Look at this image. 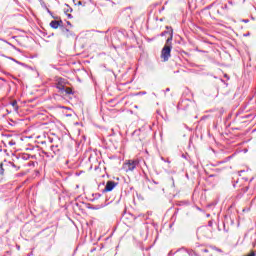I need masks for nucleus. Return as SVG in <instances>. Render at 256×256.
<instances>
[{"instance_id": "1", "label": "nucleus", "mask_w": 256, "mask_h": 256, "mask_svg": "<svg viewBox=\"0 0 256 256\" xmlns=\"http://www.w3.org/2000/svg\"><path fill=\"white\" fill-rule=\"evenodd\" d=\"M166 29H170V37L166 40V44L161 52V58L164 62L169 61V58L171 57V49H173V46L171 45V41H173V27L166 26Z\"/></svg>"}, {"instance_id": "2", "label": "nucleus", "mask_w": 256, "mask_h": 256, "mask_svg": "<svg viewBox=\"0 0 256 256\" xmlns=\"http://www.w3.org/2000/svg\"><path fill=\"white\" fill-rule=\"evenodd\" d=\"M136 220H137V216L131 213H125L123 215V222L127 225V227H130V228L135 227Z\"/></svg>"}, {"instance_id": "3", "label": "nucleus", "mask_w": 256, "mask_h": 256, "mask_svg": "<svg viewBox=\"0 0 256 256\" xmlns=\"http://www.w3.org/2000/svg\"><path fill=\"white\" fill-rule=\"evenodd\" d=\"M137 165H139V160H128L124 164V169H125L126 172L135 171Z\"/></svg>"}, {"instance_id": "4", "label": "nucleus", "mask_w": 256, "mask_h": 256, "mask_svg": "<svg viewBox=\"0 0 256 256\" xmlns=\"http://www.w3.org/2000/svg\"><path fill=\"white\" fill-rule=\"evenodd\" d=\"M115 187H117V182H115V181H108L106 183V186H105L103 192L107 193L109 191H113L115 189Z\"/></svg>"}, {"instance_id": "5", "label": "nucleus", "mask_w": 256, "mask_h": 256, "mask_svg": "<svg viewBox=\"0 0 256 256\" xmlns=\"http://www.w3.org/2000/svg\"><path fill=\"white\" fill-rule=\"evenodd\" d=\"M49 150L54 154V155H59L61 153V146L57 144H50Z\"/></svg>"}, {"instance_id": "6", "label": "nucleus", "mask_w": 256, "mask_h": 256, "mask_svg": "<svg viewBox=\"0 0 256 256\" xmlns=\"http://www.w3.org/2000/svg\"><path fill=\"white\" fill-rule=\"evenodd\" d=\"M63 25V21L62 20H52L50 22V27L52 29H59V27L61 28Z\"/></svg>"}, {"instance_id": "7", "label": "nucleus", "mask_w": 256, "mask_h": 256, "mask_svg": "<svg viewBox=\"0 0 256 256\" xmlns=\"http://www.w3.org/2000/svg\"><path fill=\"white\" fill-rule=\"evenodd\" d=\"M42 153L45 155V157L48 158V161H51V159H53V157H55L54 153L50 150L49 151H43Z\"/></svg>"}, {"instance_id": "8", "label": "nucleus", "mask_w": 256, "mask_h": 256, "mask_svg": "<svg viewBox=\"0 0 256 256\" xmlns=\"http://www.w3.org/2000/svg\"><path fill=\"white\" fill-rule=\"evenodd\" d=\"M63 93H66V95H73V90L67 87V88H64Z\"/></svg>"}, {"instance_id": "9", "label": "nucleus", "mask_w": 256, "mask_h": 256, "mask_svg": "<svg viewBox=\"0 0 256 256\" xmlns=\"http://www.w3.org/2000/svg\"><path fill=\"white\" fill-rule=\"evenodd\" d=\"M56 88H58L61 91V93H63V91H65V86L59 82L56 85Z\"/></svg>"}, {"instance_id": "10", "label": "nucleus", "mask_w": 256, "mask_h": 256, "mask_svg": "<svg viewBox=\"0 0 256 256\" xmlns=\"http://www.w3.org/2000/svg\"><path fill=\"white\" fill-rule=\"evenodd\" d=\"M61 31L64 33V35H67L69 33V29L64 27L63 24L60 26Z\"/></svg>"}, {"instance_id": "11", "label": "nucleus", "mask_w": 256, "mask_h": 256, "mask_svg": "<svg viewBox=\"0 0 256 256\" xmlns=\"http://www.w3.org/2000/svg\"><path fill=\"white\" fill-rule=\"evenodd\" d=\"M187 254L189 256H199V254H197V252L193 251V250H187Z\"/></svg>"}, {"instance_id": "12", "label": "nucleus", "mask_w": 256, "mask_h": 256, "mask_svg": "<svg viewBox=\"0 0 256 256\" xmlns=\"http://www.w3.org/2000/svg\"><path fill=\"white\" fill-rule=\"evenodd\" d=\"M5 164L1 163L0 164V175H5V168L4 167Z\"/></svg>"}, {"instance_id": "13", "label": "nucleus", "mask_w": 256, "mask_h": 256, "mask_svg": "<svg viewBox=\"0 0 256 256\" xmlns=\"http://www.w3.org/2000/svg\"><path fill=\"white\" fill-rule=\"evenodd\" d=\"M21 158H22L24 161H27L28 159H31V155H29V154H23V155L21 156Z\"/></svg>"}, {"instance_id": "14", "label": "nucleus", "mask_w": 256, "mask_h": 256, "mask_svg": "<svg viewBox=\"0 0 256 256\" xmlns=\"http://www.w3.org/2000/svg\"><path fill=\"white\" fill-rule=\"evenodd\" d=\"M167 33H169V35H171V29H167V31H164L160 34V37H165V35H167Z\"/></svg>"}, {"instance_id": "15", "label": "nucleus", "mask_w": 256, "mask_h": 256, "mask_svg": "<svg viewBox=\"0 0 256 256\" xmlns=\"http://www.w3.org/2000/svg\"><path fill=\"white\" fill-rule=\"evenodd\" d=\"M8 145H10V147H13V145H15V141H13V140H12V141H9V142H8Z\"/></svg>"}, {"instance_id": "16", "label": "nucleus", "mask_w": 256, "mask_h": 256, "mask_svg": "<svg viewBox=\"0 0 256 256\" xmlns=\"http://www.w3.org/2000/svg\"><path fill=\"white\" fill-rule=\"evenodd\" d=\"M77 5H83V7H85V3L83 4L82 1H78Z\"/></svg>"}, {"instance_id": "17", "label": "nucleus", "mask_w": 256, "mask_h": 256, "mask_svg": "<svg viewBox=\"0 0 256 256\" xmlns=\"http://www.w3.org/2000/svg\"><path fill=\"white\" fill-rule=\"evenodd\" d=\"M247 256H256L255 252L252 251L250 254H248Z\"/></svg>"}, {"instance_id": "18", "label": "nucleus", "mask_w": 256, "mask_h": 256, "mask_svg": "<svg viewBox=\"0 0 256 256\" xmlns=\"http://www.w3.org/2000/svg\"><path fill=\"white\" fill-rule=\"evenodd\" d=\"M9 165H11L12 167H17L13 162H9Z\"/></svg>"}, {"instance_id": "19", "label": "nucleus", "mask_w": 256, "mask_h": 256, "mask_svg": "<svg viewBox=\"0 0 256 256\" xmlns=\"http://www.w3.org/2000/svg\"><path fill=\"white\" fill-rule=\"evenodd\" d=\"M249 191V187L244 188V193H247Z\"/></svg>"}, {"instance_id": "20", "label": "nucleus", "mask_w": 256, "mask_h": 256, "mask_svg": "<svg viewBox=\"0 0 256 256\" xmlns=\"http://www.w3.org/2000/svg\"><path fill=\"white\" fill-rule=\"evenodd\" d=\"M202 252L203 253H209V250L208 249H203Z\"/></svg>"}, {"instance_id": "21", "label": "nucleus", "mask_w": 256, "mask_h": 256, "mask_svg": "<svg viewBox=\"0 0 256 256\" xmlns=\"http://www.w3.org/2000/svg\"><path fill=\"white\" fill-rule=\"evenodd\" d=\"M223 9H229V6L227 4L224 5Z\"/></svg>"}, {"instance_id": "22", "label": "nucleus", "mask_w": 256, "mask_h": 256, "mask_svg": "<svg viewBox=\"0 0 256 256\" xmlns=\"http://www.w3.org/2000/svg\"><path fill=\"white\" fill-rule=\"evenodd\" d=\"M69 11L71 12V11H73V9H72V8H68V9L66 10V13H69Z\"/></svg>"}, {"instance_id": "23", "label": "nucleus", "mask_w": 256, "mask_h": 256, "mask_svg": "<svg viewBox=\"0 0 256 256\" xmlns=\"http://www.w3.org/2000/svg\"><path fill=\"white\" fill-rule=\"evenodd\" d=\"M47 12L49 13V15H53V13L51 12V10H49V8H47Z\"/></svg>"}, {"instance_id": "24", "label": "nucleus", "mask_w": 256, "mask_h": 256, "mask_svg": "<svg viewBox=\"0 0 256 256\" xmlns=\"http://www.w3.org/2000/svg\"><path fill=\"white\" fill-rule=\"evenodd\" d=\"M17 105V101L12 102V106L15 107Z\"/></svg>"}, {"instance_id": "25", "label": "nucleus", "mask_w": 256, "mask_h": 256, "mask_svg": "<svg viewBox=\"0 0 256 256\" xmlns=\"http://www.w3.org/2000/svg\"><path fill=\"white\" fill-rule=\"evenodd\" d=\"M228 4H229V5H233V1H231V0L228 1Z\"/></svg>"}, {"instance_id": "26", "label": "nucleus", "mask_w": 256, "mask_h": 256, "mask_svg": "<svg viewBox=\"0 0 256 256\" xmlns=\"http://www.w3.org/2000/svg\"><path fill=\"white\" fill-rule=\"evenodd\" d=\"M68 18H69V19H72L73 16H72L71 14H68Z\"/></svg>"}, {"instance_id": "27", "label": "nucleus", "mask_w": 256, "mask_h": 256, "mask_svg": "<svg viewBox=\"0 0 256 256\" xmlns=\"http://www.w3.org/2000/svg\"><path fill=\"white\" fill-rule=\"evenodd\" d=\"M183 159H187V156L185 154H182Z\"/></svg>"}, {"instance_id": "28", "label": "nucleus", "mask_w": 256, "mask_h": 256, "mask_svg": "<svg viewBox=\"0 0 256 256\" xmlns=\"http://www.w3.org/2000/svg\"><path fill=\"white\" fill-rule=\"evenodd\" d=\"M169 91H171V89H169V88H166V93H169Z\"/></svg>"}, {"instance_id": "29", "label": "nucleus", "mask_w": 256, "mask_h": 256, "mask_svg": "<svg viewBox=\"0 0 256 256\" xmlns=\"http://www.w3.org/2000/svg\"><path fill=\"white\" fill-rule=\"evenodd\" d=\"M67 25H69L71 27V22L67 21Z\"/></svg>"}, {"instance_id": "30", "label": "nucleus", "mask_w": 256, "mask_h": 256, "mask_svg": "<svg viewBox=\"0 0 256 256\" xmlns=\"http://www.w3.org/2000/svg\"><path fill=\"white\" fill-rule=\"evenodd\" d=\"M211 225H212V223L211 222H209V226L211 227Z\"/></svg>"}]
</instances>
